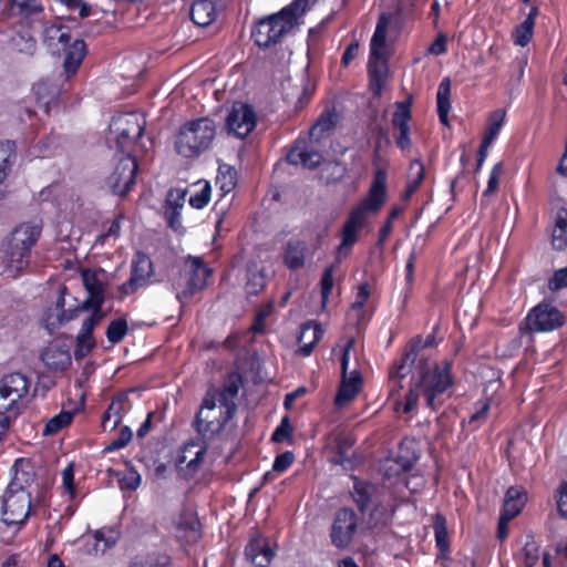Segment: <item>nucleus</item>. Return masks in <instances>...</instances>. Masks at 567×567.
Returning a JSON list of instances; mask_svg holds the SVG:
<instances>
[{
    "label": "nucleus",
    "instance_id": "1",
    "mask_svg": "<svg viewBox=\"0 0 567 567\" xmlns=\"http://www.w3.org/2000/svg\"><path fill=\"white\" fill-rule=\"evenodd\" d=\"M42 230V219L34 218L20 223L2 239L1 259L6 271L13 278L29 267L32 249L39 241Z\"/></svg>",
    "mask_w": 567,
    "mask_h": 567
},
{
    "label": "nucleus",
    "instance_id": "2",
    "mask_svg": "<svg viewBox=\"0 0 567 567\" xmlns=\"http://www.w3.org/2000/svg\"><path fill=\"white\" fill-rule=\"evenodd\" d=\"M416 368L417 377L414 380L425 405L437 412L451 398L450 391L454 386L453 360L445 359L441 363L430 365L426 359H421Z\"/></svg>",
    "mask_w": 567,
    "mask_h": 567
},
{
    "label": "nucleus",
    "instance_id": "3",
    "mask_svg": "<svg viewBox=\"0 0 567 567\" xmlns=\"http://www.w3.org/2000/svg\"><path fill=\"white\" fill-rule=\"evenodd\" d=\"M350 478L353 483L350 497L358 512L362 516L369 514L370 526H386L393 517L394 508L382 499V488L378 484L362 480L354 474L350 475Z\"/></svg>",
    "mask_w": 567,
    "mask_h": 567
},
{
    "label": "nucleus",
    "instance_id": "4",
    "mask_svg": "<svg viewBox=\"0 0 567 567\" xmlns=\"http://www.w3.org/2000/svg\"><path fill=\"white\" fill-rule=\"evenodd\" d=\"M308 0H293L279 12L260 19L251 29L255 44L261 49L270 48L280 41L306 12Z\"/></svg>",
    "mask_w": 567,
    "mask_h": 567
},
{
    "label": "nucleus",
    "instance_id": "5",
    "mask_svg": "<svg viewBox=\"0 0 567 567\" xmlns=\"http://www.w3.org/2000/svg\"><path fill=\"white\" fill-rule=\"evenodd\" d=\"M146 116L144 113L132 111L118 113L112 116L110 133L114 136L116 148L122 154H144L147 146L142 142L145 128Z\"/></svg>",
    "mask_w": 567,
    "mask_h": 567
},
{
    "label": "nucleus",
    "instance_id": "6",
    "mask_svg": "<svg viewBox=\"0 0 567 567\" xmlns=\"http://www.w3.org/2000/svg\"><path fill=\"white\" fill-rule=\"evenodd\" d=\"M216 136V124L209 117H199L184 123L176 135V152L186 158L198 157L207 151Z\"/></svg>",
    "mask_w": 567,
    "mask_h": 567
},
{
    "label": "nucleus",
    "instance_id": "7",
    "mask_svg": "<svg viewBox=\"0 0 567 567\" xmlns=\"http://www.w3.org/2000/svg\"><path fill=\"white\" fill-rule=\"evenodd\" d=\"M241 383L243 379L239 374H228L223 385L218 388L223 401L221 411H219L218 417L214 420L205 419L202 429V419L199 415L197 420L193 422V426L198 434H200L205 439H214L216 435H218L225 430L227 424L230 422V420L235 416L237 412V404L235 402V399L238 395Z\"/></svg>",
    "mask_w": 567,
    "mask_h": 567
},
{
    "label": "nucleus",
    "instance_id": "8",
    "mask_svg": "<svg viewBox=\"0 0 567 567\" xmlns=\"http://www.w3.org/2000/svg\"><path fill=\"white\" fill-rule=\"evenodd\" d=\"M336 125V113L333 111H324L320 114L317 122L310 130V138L298 137L287 154V162L292 165H301L305 168H317L322 159V154L317 151L311 138H319L324 133L330 132Z\"/></svg>",
    "mask_w": 567,
    "mask_h": 567
},
{
    "label": "nucleus",
    "instance_id": "9",
    "mask_svg": "<svg viewBox=\"0 0 567 567\" xmlns=\"http://www.w3.org/2000/svg\"><path fill=\"white\" fill-rule=\"evenodd\" d=\"M431 526L434 532L436 563L441 567H475V560L472 557L460 553L455 557L451 556V535L446 517L442 513L437 512L432 515Z\"/></svg>",
    "mask_w": 567,
    "mask_h": 567
},
{
    "label": "nucleus",
    "instance_id": "10",
    "mask_svg": "<svg viewBox=\"0 0 567 567\" xmlns=\"http://www.w3.org/2000/svg\"><path fill=\"white\" fill-rule=\"evenodd\" d=\"M30 386V379L20 372L4 374L0 379V414L19 415Z\"/></svg>",
    "mask_w": 567,
    "mask_h": 567
},
{
    "label": "nucleus",
    "instance_id": "11",
    "mask_svg": "<svg viewBox=\"0 0 567 567\" xmlns=\"http://www.w3.org/2000/svg\"><path fill=\"white\" fill-rule=\"evenodd\" d=\"M185 287L176 292V299L184 307L197 292L208 286V279L213 276V269L203 257L188 256L186 260Z\"/></svg>",
    "mask_w": 567,
    "mask_h": 567
},
{
    "label": "nucleus",
    "instance_id": "12",
    "mask_svg": "<svg viewBox=\"0 0 567 567\" xmlns=\"http://www.w3.org/2000/svg\"><path fill=\"white\" fill-rule=\"evenodd\" d=\"M351 346L352 341H349L344 347L340 358L341 381L334 398V403L338 406H343L344 404L351 402L360 393L363 386V378L358 369H354L348 373Z\"/></svg>",
    "mask_w": 567,
    "mask_h": 567
},
{
    "label": "nucleus",
    "instance_id": "13",
    "mask_svg": "<svg viewBox=\"0 0 567 567\" xmlns=\"http://www.w3.org/2000/svg\"><path fill=\"white\" fill-rule=\"evenodd\" d=\"M138 171L137 156L123 154L113 172L106 178V184L114 195L125 196L135 185Z\"/></svg>",
    "mask_w": 567,
    "mask_h": 567
},
{
    "label": "nucleus",
    "instance_id": "14",
    "mask_svg": "<svg viewBox=\"0 0 567 567\" xmlns=\"http://www.w3.org/2000/svg\"><path fill=\"white\" fill-rule=\"evenodd\" d=\"M154 276L153 261L147 254L137 250L131 261L130 278L118 286L122 296H131L138 289L147 287Z\"/></svg>",
    "mask_w": 567,
    "mask_h": 567
},
{
    "label": "nucleus",
    "instance_id": "15",
    "mask_svg": "<svg viewBox=\"0 0 567 567\" xmlns=\"http://www.w3.org/2000/svg\"><path fill=\"white\" fill-rule=\"evenodd\" d=\"M358 530V515L351 507L343 506L336 512L331 529V544L338 549H346L352 543Z\"/></svg>",
    "mask_w": 567,
    "mask_h": 567
},
{
    "label": "nucleus",
    "instance_id": "16",
    "mask_svg": "<svg viewBox=\"0 0 567 567\" xmlns=\"http://www.w3.org/2000/svg\"><path fill=\"white\" fill-rule=\"evenodd\" d=\"M31 493L6 491L2 496V515L7 525H22L31 514Z\"/></svg>",
    "mask_w": 567,
    "mask_h": 567
},
{
    "label": "nucleus",
    "instance_id": "17",
    "mask_svg": "<svg viewBox=\"0 0 567 567\" xmlns=\"http://www.w3.org/2000/svg\"><path fill=\"white\" fill-rule=\"evenodd\" d=\"M526 320L530 331L548 332L561 327L565 317L551 303L543 302L530 310Z\"/></svg>",
    "mask_w": 567,
    "mask_h": 567
},
{
    "label": "nucleus",
    "instance_id": "18",
    "mask_svg": "<svg viewBox=\"0 0 567 567\" xmlns=\"http://www.w3.org/2000/svg\"><path fill=\"white\" fill-rule=\"evenodd\" d=\"M527 502V495L523 487H509L503 499L502 513L498 517V540L508 536L507 523L516 517L524 508Z\"/></svg>",
    "mask_w": 567,
    "mask_h": 567
},
{
    "label": "nucleus",
    "instance_id": "19",
    "mask_svg": "<svg viewBox=\"0 0 567 567\" xmlns=\"http://www.w3.org/2000/svg\"><path fill=\"white\" fill-rule=\"evenodd\" d=\"M257 124L255 110L247 103H235L226 118V127L229 133L239 138L249 135Z\"/></svg>",
    "mask_w": 567,
    "mask_h": 567
},
{
    "label": "nucleus",
    "instance_id": "20",
    "mask_svg": "<svg viewBox=\"0 0 567 567\" xmlns=\"http://www.w3.org/2000/svg\"><path fill=\"white\" fill-rule=\"evenodd\" d=\"M207 453L205 442L189 441L184 444L182 453L177 457V468L181 477L190 480L198 472Z\"/></svg>",
    "mask_w": 567,
    "mask_h": 567
},
{
    "label": "nucleus",
    "instance_id": "21",
    "mask_svg": "<svg viewBox=\"0 0 567 567\" xmlns=\"http://www.w3.org/2000/svg\"><path fill=\"white\" fill-rule=\"evenodd\" d=\"M386 183L388 174L385 169L378 168L374 172L368 195L354 207L360 208L368 216L370 213H378L384 205L388 197Z\"/></svg>",
    "mask_w": 567,
    "mask_h": 567
},
{
    "label": "nucleus",
    "instance_id": "22",
    "mask_svg": "<svg viewBox=\"0 0 567 567\" xmlns=\"http://www.w3.org/2000/svg\"><path fill=\"white\" fill-rule=\"evenodd\" d=\"M368 215H365L360 208L352 207L349 212L347 219L339 233L341 239L337 251L341 254L343 250L348 252L359 240L360 231L367 226Z\"/></svg>",
    "mask_w": 567,
    "mask_h": 567
},
{
    "label": "nucleus",
    "instance_id": "23",
    "mask_svg": "<svg viewBox=\"0 0 567 567\" xmlns=\"http://www.w3.org/2000/svg\"><path fill=\"white\" fill-rule=\"evenodd\" d=\"M187 189L169 188L163 204V216L167 227L178 233L183 229L182 210L185 206Z\"/></svg>",
    "mask_w": 567,
    "mask_h": 567
},
{
    "label": "nucleus",
    "instance_id": "24",
    "mask_svg": "<svg viewBox=\"0 0 567 567\" xmlns=\"http://www.w3.org/2000/svg\"><path fill=\"white\" fill-rule=\"evenodd\" d=\"M412 118L411 101L406 100L396 103V109L392 115V126L398 131L395 144L402 151H410L412 147L410 121Z\"/></svg>",
    "mask_w": 567,
    "mask_h": 567
},
{
    "label": "nucleus",
    "instance_id": "25",
    "mask_svg": "<svg viewBox=\"0 0 567 567\" xmlns=\"http://www.w3.org/2000/svg\"><path fill=\"white\" fill-rule=\"evenodd\" d=\"M175 536L186 545L196 544L202 538V524L195 512L181 511L175 523Z\"/></svg>",
    "mask_w": 567,
    "mask_h": 567
},
{
    "label": "nucleus",
    "instance_id": "26",
    "mask_svg": "<svg viewBox=\"0 0 567 567\" xmlns=\"http://www.w3.org/2000/svg\"><path fill=\"white\" fill-rule=\"evenodd\" d=\"M422 350V336L413 337L404 347L401 359L394 362L389 371L391 379H404L415 363L420 351Z\"/></svg>",
    "mask_w": 567,
    "mask_h": 567
},
{
    "label": "nucleus",
    "instance_id": "27",
    "mask_svg": "<svg viewBox=\"0 0 567 567\" xmlns=\"http://www.w3.org/2000/svg\"><path fill=\"white\" fill-rule=\"evenodd\" d=\"M11 470L13 475L6 491L9 493L29 492L28 488L35 481V472L31 462L23 457L17 458Z\"/></svg>",
    "mask_w": 567,
    "mask_h": 567
},
{
    "label": "nucleus",
    "instance_id": "28",
    "mask_svg": "<svg viewBox=\"0 0 567 567\" xmlns=\"http://www.w3.org/2000/svg\"><path fill=\"white\" fill-rule=\"evenodd\" d=\"M41 361L52 372H62L66 370L71 363V354L64 346L51 342L41 352Z\"/></svg>",
    "mask_w": 567,
    "mask_h": 567
},
{
    "label": "nucleus",
    "instance_id": "29",
    "mask_svg": "<svg viewBox=\"0 0 567 567\" xmlns=\"http://www.w3.org/2000/svg\"><path fill=\"white\" fill-rule=\"evenodd\" d=\"M120 534L114 528H100L94 530L86 539L89 555H103L117 543Z\"/></svg>",
    "mask_w": 567,
    "mask_h": 567
},
{
    "label": "nucleus",
    "instance_id": "30",
    "mask_svg": "<svg viewBox=\"0 0 567 567\" xmlns=\"http://www.w3.org/2000/svg\"><path fill=\"white\" fill-rule=\"evenodd\" d=\"M245 556L256 567H268L275 553L265 538L255 537L246 545Z\"/></svg>",
    "mask_w": 567,
    "mask_h": 567
},
{
    "label": "nucleus",
    "instance_id": "31",
    "mask_svg": "<svg viewBox=\"0 0 567 567\" xmlns=\"http://www.w3.org/2000/svg\"><path fill=\"white\" fill-rule=\"evenodd\" d=\"M126 567H173V557L165 550H146L132 556Z\"/></svg>",
    "mask_w": 567,
    "mask_h": 567
},
{
    "label": "nucleus",
    "instance_id": "32",
    "mask_svg": "<svg viewBox=\"0 0 567 567\" xmlns=\"http://www.w3.org/2000/svg\"><path fill=\"white\" fill-rule=\"evenodd\" d=\"M127 402V396L124 393H120L114 395L111 399V402L107 409L103 412L101 420L102 431H113L115 430L123 420L124 415V405Z\"/></svg>",
    "mask_w": 567,
    "mask_h": 567
},
{
    "label": "nucleus",
    "instance_id": "33",
    "mask_svg": "<svg viewBox=\"0 0 567 567\" xmlns=\"http://www.w3.org/2000/svg\"><path fill=\"white\" fill-rule=\"evenodd\" d=\"M66 287L62 286L53 306L48 307L42 315V326L49 333L63 326V307L65 305Z\"/></svg>",
    "mask_w": 567,
    "mask_h": 567
},
{
    "label": "nucleus",
    "instance_id": "34",
    "mask_svg": "<svg viewBox=\"0 0 567 567\" xmlns=\"http://www.w3.org/2000/svg\"><path fill=\"white\" fill-rule=\"evenodd\" d=\"M308 245L300 239H290L284 249L282 262L290 270H298L305 266Z\"/></svg>",
    "mask_w": 567,
    "mask_h": 567
},
{
    "label": "nucleus",
    "instance_id": "35",
    "mask_svg": "<svg viewBox=\"0 0 567 567\" xmlns=\"http://www.w3.org/2000/svg\"><path fill=\"white\" fill-rule=\"evenodd\" d=\"M64 51L63 69L66 78L74 75L86 55V44L75 39Z\"/></svg>",
    "mask_w": 567,
    "mask_h": 567
},
{
    "label": "nucleus",
    "instance_id": "36",
    "mask_svg": "<svg viewBox=\"0 0 567 567\" xmlns=\"http://www.w3.org/2000/svg\"><path fill=\"white\" fill-rule=\"evenodd\" d=\"M355 441L347 433H338L334 437V456L333 462L343 468H352L353 461L349 456V452L353 447Z\"/></svg>",
    "mask_w": 567,
    "mask_h": 567
},
{
    "label": "nucleus",
    "instance_id": "37",
    "mask_svg": "<svg viewBox=\"0 0 567 567\" xmlns=\"http://www.w3.org/2000/svg\"><path fill=\"white\" fill-rule=\"evenodd\" d=\"M216 17V7L212 0H196L190 7V19L197 25L207 27Z\"/></svg>",
    "mask_w": 567,
    "mask_h": 567
},
{
    "label": "nucleus",
    "instance_id": "38",
    "mask_svg": "<svg viewBox=\"0 0 567 567\" xmlns=\"http://www.w3.org/2000/svg\"><path fill=\"white\" fill-rule=\"evenodd\" d=\"M436 107L441 124L449 127V113L451 111V79L447 76L439 84L436 92Z\"/></svg>",
    "mask_w": 567,
    "mask_h": 567
},
{
    "label": "nucleus",
    "instance_id": "39",
    "mask_svg": "<svg viewBox=\"0 0 567 567\" xmlns=\"http://www.w3.org/2000/svg\"><path fill=\"white\" fill-rule=\"evenodd\" d=\"M537 14L538 8L532 7L524 21L515 27L512 33V39L516 45L525 47L528 44L534 34L535 19Z\"/></svg>",
    "mask_w": 567,
    "mask_h": 567
},
{
    "label": "nucleus",
    "instance_id": "40",
    "mask_svg": "<svg viewBox=\"0 0 567 567\" xmlns=\"http://www.w3.org/2000/svg\"><path fill=\"white\" fill-rule=\"evenodd\" d=\"M17 161V145L13 141H0V186L7 181Z\"/></svg>",
    "mask_w": 567,
    "mask_h": 567
},
{
    "label": "nucleus",
    "instance_id": "41",
    "mask_svg": "<svg viewBox=\"0 0 567 567\" xmlns=\"http://www.w3.org/2000/svg\"><path fill=\"white\" fill-rule=\"evenodd\" d=\"M221 394L218 391L217 386H209L202 400L199 411L196 413L194 422L197 420V417L200 415L202 424H204L205 419L214 420L217 416H212L210 413L214 412L219 405V409L221 410Z\"/></svg>",
    "mask_w": 567,
    "mask_h": 567
},
{
    "label": "nucleus",
    "instance_id": "42",
    "mask_svg": "<svg viewBox=\"0 0 567 567\" xmlns=\"http://www.w3.org/2000/svg\"><path fill=\"white\" fill-rule=\"evenodd\" d=\"M83 286L89 293V297L84 301H99L105 299V286L99 279L95 270L85 268L81 272Z\"/></svg>",
    "mask_w": 567,
    "mask_h": 567
},
{
    "label": "nucleus",
    "instance_id": "43",
    "mask_svg": "<svg viewBox=\"0 0 567 567\" xmlns=\"http://www.w3.org/2000/svg\"><path fill=\"white\" fill-rule=\"evenodd\" d=\"M496 138V111L489 113L488 125L481 141L476 155V168L478 172L488 155V151Z\"/></svg>",
    "mask_w": 567,
    "mask_h": 567
},
{
    "label": "nucleus",
    "instance_id": "44",
    "mask_svg": "<svg viewBox=\"0 0 567 567\" xmlns=\"http://www.w3.org/2000/svg\"><path fill=\"white\" fill-rule=\"evenodd\" d=\"M386 33L388 19L385 16H381L370 42V59H380L383 56L382 51L385 48Z\"/></svg>",
    "mask_w": 567,
    "mask_h": 567
},
{
    "label": "nucleus",
    "instance_id": "45",
    "mask_svg": "<svg viewBox=\"0 0 567 567\" xmlns=\"http://www.w3.org/2000/svg\"><path fill=\"white\" fill-rule=\"evenodd\" d=\"M551 245L556 250L567 247V210L558 212L554 229L551 231Z\"/></svg>",
    "mask_w": 567,
    "mask_h": 567
},
{
    "label": "nucleus",
    "instance_id": "46",
    "mask_svg": "<svg viewBox=\"0 0 567 567\" xmlns=\"http://www.w3.org/2000/svg\"><path fill=\"white\" fill-rule=\"evenodd\" d=\"M216 186L220 190V196L229 194L237 185V172L229 165H220L216 176Z\"/></svg>",
    "mask_w": 567,
    "mask_h": 567
},
{
    "label": "nucleus",
    "instance_id": "47",
    "mask_svg": "<svg viewBox=\"0 0 567 567\" xmlns=\"http://www.w3.org/2000/svg\"><path fill=\"white\" fill-rule=\"evenodd\" d=\"M75 411L62 410L60 413L50 417L42 431L43 436L54 435L61 430L68 427L73 421Z\"/></svg>",
    "mask_w": 567,
    "mask_h": 567
},
{
    "label": "nucleus",
    "instance_id": "48",
    "mask_svg": "<svg viewBox=\"0 0 567 567\" xmlns=\"http://www.w3.org/2000/svg\"><path fill=\"white\" fill-rule=\"evenodd\" d=\"M309 331H312V340L310 342L302 343L299 348V353L302 354L303 357H309L312 353L316 343L320 340L322 336V330L320 329V327L309 321L303 323L301 327L300 336L298 338L299 342L303 341L306 334Z\"/></svg>",
    "mask_w": 567,
    "mask_h": 567
},
{
    "label": "nucleus",
    "instance_id": "49",
    "mask_svg": "<svg viewBox=\"0 0 567 567\" xmlns=\"http://www.w3.org/2000/svg\"><path fill=\"white\" fill-rule=\"evenodd\" d=\"M415 458L398 455L395 458H390L384 465V475L388 478L399 476L402 473L409 472L414 465Z\"/></svg>",
    "mask_w": 567,
    "mask_h": 567
},
{
    "label": "nucleus",
    "instance_id": "50",
    "mask_svg": "<svg viewBox=\"0 0 567 567\" xmlns=\"http://www.w3.org/2000/svg\"><path fill=\"white\" fill-rule=\"evenodd\" d=\"M489 411V402L487 400H480L475 403V411L461 422L462 427L468 426L471 431L478 429L487 417Z\"/></svg>",
    "mask_w": 567,
    "mask_h": 567
},
{
    "label": "nucleus",
    "instance_id": "51",
    "mask_svg": "<svg viewBox=\"0 0 567 567\" xmlns=\"http://www.w3.org/2000/svg\"><path fill=\"white\" fill-rule=\"evenodd\" d=\"M33 91L39 103H42L48 111L51 103L59 95V89L49 81H40L33 85Z\"/></svg>",
    "mask_w": 567,
    "mask_h": 567
},
{
    "label": "nucleus",
    "instance_id": "52",
    "mask_svg": "<svg viewBox=\"0 0 567 567\" xmlns=\"http://www.w3.org/2000/svg\"><path fill=\"white\" fill-rule=\"evenodd\" d=\"M128 332V323L125 318L112 320L105 331L106 339L112 344L120 343Z\"/></svg>",
    "mask_w": 567,
    "mask_h": 567
},
{
    "label": "nucleus",
    "instance_id": "53",
    "mask_svg": "<svg viewBox=\"0 0 567 567\" xmlns=\"http://www.w3.org/2000/svg\"><path fill=\"white\" fill-rule=\"evenodd\" d=\"M275 303L272 300L262 303L256 311L252 324L249 331L252 333H264L267 318L272 313Z\"/></svg>",
    "mask_w": 567,
    "mask_h": 567
},
{
    "label": "nucleus",
    "instance_id": "54",
    "mask_svg": "<svg viewBox=\"0 0 567 567\" xmlns=\"http://www.w3.org/2000/svg\"><path fill=\"white\" fill-rule=\"evenodd\" d=\"M266 287V276L262 270H248L245 286L248 296L259 295Z\"/></svg>",
    "mask_w": 567,
    "mask_h": 567
},
{
    "label": "nucleus",
    "instance_id": "55",
    "mask_svg": "<svg viewBox=\"0 0 567 567\" xmlns=\"http://www.w3.org/2000/svg\"><path fill=\"white\" fill-rule=\"evenodd\" d=\"M403 213V207L394 206L388 214L386 220L379 229L377 247L382 248L393 229V221Z\"/></svg>",
    "mask_w": 567,
    "mask_h": 567
},
{
    "label": "nucleus",
    "instance_id": "56",
    "mask_svg": "<svg viewBox=\"0 0 567 567\" xmlns=\"http://www.w3.org/2000/svg\"><path fill=\"white\" fill-rule=\"evenodd\" d=\"M133 439V432L128 425L120 429L118 434L103 450L104 453H112L124 449Z\"/></svg>",
    "mask_w": 567,
    "mask_h": 567
},
{
    "label": "nucleus",
    "instance_id": "57",
    "mask_svg": "<svg viewBox=\"0 0 567 567\" xmlns=\"http://www.w3.org/2000/svg\"><path fill=\"white\" fill-rule=\"evenodd\" d=\"M210 197L212 186L209 182L204 181L200 189L190 195L188 203L195 209H203L209 204Z\"/></svg>",
    "mask_w": 567,
    "mask_h": 567
},
{
    "label": "nucleus",
    "instance_id": "58",
    "mask_svg": "<svg viewBox=\"0 0 567 567\" xmlns=\"http://www.w3.org/2000/svg\"><path fill=\"white\" fill-rule=\"evenodd\" d=\"M95 339L94 336H87L85 333L79 332L76 336L75 348H74V357L75 359H83L95 348Z\"/></svg>",
    "mask_w": 567,
    "mask_h": 567
},
{
    "label": "nucleus",
    "instance_id": "59",
    "mask_svg": "<svg viewBox=\"0 0 567 567\" xmlns=\"http://www.w3.org/2000/svg\"><path fill=\"white\" fill-rule=\"evenodd\" d=\"M293 434V427L290 423L289 416H284L279 425L275 429L271 434V441L276 443H282L285 441L291 442Z\"/></svg>",
    "mask_w": 567,
    "mask_h": 567
},
{
    "label": "nucleus",
    "instance_id": "60",
    "mask_svg": "<svg viewBox=\"0 0 567 567\" xmlns=\"http://www.w3.org/2000/svg\"><path fill=\"white\" fill-rule=\"evenodd\" d=\"M334 268V265L326 267L320 279L321 302L323 306L328 302L333 288Z\"/></svg>",
    "mask_w": 567,
    "mask_h": 567
},
{
    "label": "nucleus",
    "instance_id": "61",
    "mask_svg": "<svg viewBox=\"0 0 567 567\" xmlns=\"http://www.w3.org/2000/svg\"><path fill=\"white\" fill-rule=\"evenodd\" d=\"M409 171L408 181L419 189L425 178V167L422 161L420 158L413 159L410 163Z\"/></svg>",
    "mask_w": 567,
    "mask_h": 567
},
{
    "label": "nucleus",
    "instance_id": "62",
    "mask_svg": "<svg viewBox=\"0 0 567 567\" xmlns=\"http://www.w3.org/2000/svg\"><path fill=\"white\" fill-rule=\"evenodd\" d=\"M415 262H416V251L413 249L406 259L405 264V285H404V292L405 296H409L412 292L413 285H414V269H415Z\"/></svg>",
    "mask_w": 567,
    "mask_h": 567
},
{
    "label": "nucleus",
    "instance_id": "63",
    "mask_svg": "<svg viewBox=\"0 0 567 567\" xmlns=\"http://www.w3.org/2000/svg\"><path fill=\"white\" fill-rule=\"evenodd\" d=\"M48 37L50 39H56L62 44V49H66L71 42V34L68 27L64 25H52L47 29Z\"/></svg>",
    "mask_w": 567,
    "mask_h": 567
},
{
    "label": "nucleus",
    "instance_id": "64",
    "mask_svg": "<svg viewBox=\"0 0 567 567\" xmlns=\"http://www.w3.org/2000/svg\"><path fill=\"white\" fill-rule=\"evenodd\" d=\"M293 462L295 454L291 451H286L281 454H278L272 463V472L284 473L293 464Z\"/></svg>",
    "mask_w": 567,
    "mask_h": 567
}]
</instances>
